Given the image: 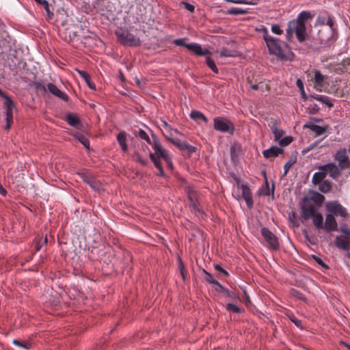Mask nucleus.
Here are the masks:
<instances>
[{"mask_svg":"<svg viewBox=\"0 0 350 350\" xmlns=\"http://www.w3.org/2000/svg\"><path fill=\"white\" fill-rule=\"evenodd\" d=\"M337 36V31L323 27L319 30L317 37L313 38L310 46L314 49L329 47L335 42Z\"/></svg>","mask_w":350,"mask_h":350,"instance_id":"1","label":"nucleus"},{"mask_svg":"<svg viewBox=\"0 0 350 350\" xmlns=\"http://www.w3.org/2000/svg\"><path fill=\"white\" fill-rule=\"evenodd\" d=\"M313 15L309 11L301 12L296 19L291 20V23L295 24V34L297 39L299 42L306 40V23L308 19L312 18Z\"/></svg>","mask_w":350,"mask_h":350,"instance_id":"2","label":"nucleus"},{"mask_svg":"<svg viewBox=\"0 0 350 350\" xmlns=\"http://www.w3.org/2000/svg\"><path fill=\"white\" fill-rule=\"evenodd\" d=\"M263 39L266 42L270 54L275 55L282 60L287 59L286 55L282 52L280 39L273 38L269 35L266 29H265Z\"/></svg>","mask_w":350,"mask_h":350,"instance_id":"3","label":"nucleus"},{"mask_svg":"<svg viewBox=\"0 0 350 350\" xmlns=\"http://www.w3.org/2000/svg\"><path fill=\"white\" fill-rule=\"evenodd\" d=\"M0 96L4 99L3 107L5 111L6 121L5 130L9 131L13 124V109L16 110V107L11 97L7 95L4 92L2 91V94H0Z\"/></svg>","mask_w":350,"mask_h":350,"instance_id":"4","label":"nucleus"},{"mask_svg":"<svg viewBox=\"0 0 350 350\" xmlns=\"http://www.w3.org/2000/svg\"><path fill=\"white\" fill-rule=\"evenodd\" d=\"M116 35L118 41L121 45L128 46H139L142 42L139 38H137L127 29H121L116 31Z\"/></svg>","mask_w":350,"mask_h":350,"instance_id":"5","label":"nucleus"},{"mask_svg":"<svg viewBox=\"0 0 350 350\" xmlns=\"http://www.w3.org/2000/svg\"><path fill=\"white\" fill-rule=\"evenodd\" d=\"M186 38H178L173 41V43L176 46H184L187 48L190 52L196 56H204L211 55V52L207 49H202V46L198 43H186Z\"/></svg>","mask_w":350,"mask_h":350,"instance_id":"6","label":"nucleus"},{"mask_svg":"<svg viewBox=\"0 0 350 350\" xmlns=\"http://www.w3.org/2000/svg\"><path fill=\"white\" fill-rule=\"evenodd\" d=\"M213 126L216 131L228 133L230 135L234 134L235 129L234 123L225 117H215L213 119Z\"/></svg>","mask_w":350,"mask_h":350,"instance_id":"7","label":"nucleus"},{"mask_svg":"<svg viewBox=\"0 0 350 350\" xmlns=\"http://www.w3.org/2000/svg\"><path fill=\"white\" fill-rule=\"evenodd\" d=\"M165 139L176 146L180 151L185 152L188 157H190L191 154L196 152L197 148L193 146L187 142H181L178 139H175L171 137L165 135Z\"/></svg>","mask_w":350,"mask_h":350,"instance_id":"8","label":"nucleus"},{"mask_svg":"<svg viewBox=\"0 0 350 350\" xmlns=\"http://www.w3.org/2000/svg\"><path fill=\"white\" fill-rule=\"evenodd\" d=\"M326 210L334 216H340L346 218L349 214L347 209L343 207L338 201H329L326 203Z\"/></svg>","mask_w":350,"mask_h":350,"instance_id":"9","label":"nucleus"},{"mask_svg":"<svg viewBox=\"0 0 350 350\" xmlns=\"http://www.w3.org/2000/svg\"><path fill=\"white\" fill-rule=\"evenodd\" d=\"M261 234L269 245V249L277 251L280 249L278 237L267 228H261Z\"/></svg>","mask_w":350,"mask_h":350,"instance_id":"10","label":"nucleus"},{"mask_svg":"<svg viewBox=\"0 0 350 350\" xmlns=\"http://www.w3.org/2000/svg\"><path fill=\"white\" fill-rule=\"evenodd\" d=\"M299 207L301 209V217L304 220H308L318 211L314 204L309 202L303 200V198L299 202Z\"/></svg>","mask_w":350,"mask_h":350,"instance_id":"11","label":"nucleus"},{"mask_svg":"<svg viewBox=\"0 0 350 350\" xmlns=\"http://www.w3.org/2000/svg\"><path fill=\"white\" fill-rule=\"evenodd\" d=\"M185 190L187 195V198L190 202L189 206L192 208V211L195 213L198 212L204 213V212L199 208V202L196 191L190 186L186 187Z\"/></svg>","mask_w":350,"mask_h":350,"instance_id":"12","label":"nucleus"},{"mask_svg":"<svg viewBox=\"0 0 350 350\" xmlns=\"http://www.w3.org/2000/svg\"><path fill=\"white\" fill-rule=\"evenodd\" d=\"M152 148L154 150V153L159 158H162L163 160L166 159L170 157L169 153L167 150H165L161 145L159 137L152 133Z\"/></svg>","mask_w":350,"mask_h":350,"instance_id":"13","label":"nucleus"},{"mask_svg":"<svg viewBox=\"0 0 350 350\" xmlns=\"http://www.w3.org/2000/svg\"><path fill=\"white\" fill-rule=\"evenodd\" d=\"M335 159L338 161L339 167L342 170L350 168V159L347 155L345 148H341L336 152Z\"/></svg>","mask_w":350,"mask_h":350,"instance_id":"14","label":"nucleus"},{"mask_svg":"<svg viewBox=\"0 0 350 350\" xmlns=\"http://www.w3.org/2000/svg\"><path fill=\"white\" fill-rule=\"evenodd\" d=\"M242 190L241 197L245 200L247 206L252 208L254 206V201L252 198V193L247 184H241L240 186ZM241 198V196H239Z\"/></svg>","mask_w":350,"mask_h":350,"instance_id":"15","label":"nucleus"},{"mask_svg":"<svg viewBox=\"0 0 350 350\" xmlns=\"http://www.w3.org/2000/svg\"><path fill=\"white\" fill-rule=\"evenodd\" d=\"M280 124V121L277 119L271 118V123L269 124V126L271 128V132L274 135V140L279 141L284 135L285 131L282 129H279L278 126Z\"/></svg>","mask_w":350,"mask_h":350,"instance_id":"16","label":"nucleus"},{"mask_svg":"<svg viewBox=\"0 0 350 350\" xmlns=\"http://www.w3.org/2000/svg\"><path fill=\"white\" fill-rule=\"evenodd\" d=\"M65 121L71 126L81 129L83 124L79 116L73 113H68L64 118Z\"/></svg>","mask_w":350,"mask_h":350,"instance_id":"17","label":"nucleus"},{"mask_svg":"<svg viewBox=\"0 0 350 350\" xmlns=\"http://www.w3.org/2000/svg\"><path fill=\"white\" fill-rule=\"evenodd\" d=\"M46 90H48L51 94L64 101L68 102L69 100V96L65 92L61 91L57 85L53 83H49L47 84Z\"/></svg>","mask_w":350,"mask_h":350,"instance_id":"18","label":"nucleus"},{"mask_svg":"<svg viewBox=\"0 0 350 350\" xmlns=\"http://www.w3.org/2000/svg\"><path fill=\"white\" fill-rule=\"evenodd\" d=\"M323 228L327 232H331L338 230V224L335 219V216L330 213L326 215L325 225L323 226Z\"/></svg>","mask_w":350,"mask_h":350,"instance_id":"19","label":"nucleus"},{"mask_svg":"<svg viewBox=\"0 0 350 350\" xmlns=\"http://www.w3.org/2000/svg\"><path fill=\"white\" fill-rule=\"evenodd\" d=\"M304 129H309L315 133L316 136H320L326 133L329 129V125L323 126L314 124L312 122H307L304 125Z\"/></svg>","mask_w":350,"mask_h":350,"instance_id":"20","label":"nucleus"},{"mask_svg":"<svg viewBox=\"0 0 350 350\" xmlns=\"http://www.w3.org/2000/svg\"><path fill=\"white\" fill-rule=\"evenodd\" d=\"M312 196L311 197H308L307 196H305L303 197V200L305 201V202H309L310 201H313L317 206H321L322 204L323 203L324 200H325V196L319 193L318 191H312Z\"/></svg>","mask_w":350,"mask_h":350,"instance_id":"21","label":"nucleus"},{"mask_svg":"<svg viewBox=\"0 0 350 350\" xmlns=\"http://www.w3.org/2000/svg\"><path fill=\"white\" fill-rule=\"evenodd\" d=\"M284 152V149L276 146H272L269 148L262 151V154L266 159L277 157Z\"/></svg>","mask_w":350,"mask_h":350,"instance_id":"22","label":"nucleus"},{"mask_svg":"<svg viewBox=\"0 0 350 350\" xmlns=\"http://www.w3.org/2000/svg\"><path fill=\"white\" fill-rule=\"evenodd\" d=\"M12 343L14 345H16L18 347L23 348L26 350H30L36 345L34 340L31 338H29L26 340H21L18 339H14L12 341Z\"/></svg>","mask_w":350,"mask_h":350,"instance_id":"23","label":"nucleus"},{"mask_svg":"<svg viewBox=\"0 0 350 350\" xmlns=\"http://www.w3.org/2000/svg\"><path fill=\"white\" fill-rule=\"evenodd\" d=\"M274 191H275V182L273 181L272 182V187H271V190L270 191V189H269V183H265V185H262L259 189H258V195L261 196H270V195H272L273 196L274 195Z\"/></svg>","mask_w":350,"mask_h":350,"instance_id":"24","label":"nucleus"},{"mask_svg":"<svg viewBox=\"0 0 350 350\" xmlns=\"http://www.w3.org/2000/svg\"><path fill=\"white\" fill-rule=\"evenodd\" d=\"M241 145L239 142H234L230 148V158L232 161L238 159L241 152Z\"/></svg>","mask_w":350,"mask_h":350,"instance_id":"25","label":"nucleus"},{"mask_svg":"<svg viewBox=\"0 0 350 350\" xmlns=\"http://www.w3.org/2000/svg\"><path fill=\"white\" fill-rule=\"evenodd\" d=\"M71 135L77 139L81 144H82L85 149L90 151V143L89 139L83 134L75 131L71 133Z\"/></svg>","mask_w":350,"mask_h":350,"instance_id":"26","label":"nucleus"},{"mask_svg":"<svg viewBox=\"0 0 350 350\" xmlns=\"http://www.w3.org/2000/svg\"><path fill=\"white\" fill-rule=\"evenodd\" d=\"M80 77L85 81L87 85L92 90H96V85L91 80L90 75L85 70H76Z\"/></svg>","mask_w":350,"mask_h":350,"instance_id":"27","label":"nucleus"},{"mask_svg":"<svg viewBox=\"0 0 350 350\" xmlns=\"http://www.w3.org/2000/svg\"><path fill=\"white\" fill-rule=\"evenodd\" d=\"M335 245L343 250H348L350 245V239L347 237L342 238L341 236H337L335 239Z\"/></svg>","mask_w":350,"mask_h":350,"instance_id":"28","label":"nucleus"},{"mask_svg":"<svg viewBox=\"0 0 350 350\" xmlns=\"http://www.w3.org/2000/svg\"><path fill=\"white\" fill-rule=\"evenodd\" d=\"M117 141L118 144H120L122 150L124 152H127L128 150V146L126 144V133L124 131H120L117 135Z\"/></svg>","mask_w":350,"mask_h":350,"instance_id":"29","label":"nucleus"},{"mask_svg":"<svg viewBox=\"0 0 350 350\" xmlns=\"http://www.w3.org/2000/svg\"><path fill=\"white\" fill-rule=\"evenodd\" d=\"M340 170H342L340 167H338L335 163H329L328 174L332 178L337 179L341 175Z\"/></svg>","mask_w":350,"mask_h":350,"instance_id":"30","label":"nucleus"},{"mask_svg":"<svg viewBox=\"0 0 350 350\" xmlns=\"http://www.w3.org/2000/svg\"><path fill=\"white\" fill-rule=\"evenodd\" d=\"M310 97L313 99H315L322 103L325 104L329 108L334 107L333 103L326 96L314 94H310Z\"/></svg>","mask_w":350,"mask_h":350,"instance_id":"31","label":"nucleus"},{"mask_svg":"<svg viewBox=\"0 0 350 350\" xmlns=\"http://www.w3.org/2000/svg\"><path fill=\"white\" fill-rule=\"evenodd\" d=\"M311 218H312L313 224L317 228H323V217L321 213L317 211Z\"/></svg>","mask_w":350,"mask_h":350,"instance_id":"32","label":"nucleus"},{"mask_svg":"<svg viewBox=\"0 0 350 350\" xmlns=\"http://www.w3.org/2000/svg\"><path fill=\"white\" fill-rule=\"evenodd\" d=\"M34 1L38 4L42 5V8H44V10L46 12L47 19L51 20L53 17V12L52 11H51V10H50V6H49V2L46 0H34Z\"/></svg>","mask_w":350,"mask_h":350,"instance_id":"33","label":"nucleus"},{"mask_svg":"<svg viewBox=\"0 0 350 350\" xmlns=\"http://www.w3.org/2000/svg\"><path fill=\"white\" fill-rule=\"evenodd\" d=\"M290 295L293 297V298L301 300L304 303H308V299L307 297L299 290H297L294 288H292L289 291Z\"/></svg>","mask_w":350,"mask_h":350,"instance_id":"34","label":"nucleus"},{"mask_svg":"<svg viewBox=\"0 0 350 350\" xmlns=\"http://www.w3.org/2000/svg\"><path fill=\"white\" fill-rule=\"evenodd\" d=\"M190 118L194 120H202L205 123L208 122V118L201 111L196 110L191 111Z\"/></svg>","mask_w":350,"mask_h":350,"instance_id":"35","label":"nucleus"},{"mask_svg":"<svg viewBox=\"0 0 350 350\" xmlns=\"http://www.w3.org/2000/svg\"><path fill=\"white\" fill-rule=\"evenodd\" d=\"M319 185V190L322 193H327L331 191L332 183L328 180H325Z\"/></svg>","mask_w":350,"mask_h":350,"instance_id":"36","label":"nucleus"},{"mask_svg":"<svg viewBox=\"0 0 350 350\" xmlns=\"http://www.w3.org/2000/svg\"><path fill=\"white\" fill-rule=\"evenodd\" d=\"M77 174L86 184H88L91 179L94 176L85 169L83 170L81 172H77Z\"/></svg>","mask_w":350,"mask_h":350,"instance_id":"37","label":"nucleus"},{"mask_svg":"<svg viewBox=\"0 0 350 350\" xmlns=\"http://www.w3.org/2000/svg\"><path fill=\"white\" fill-rule=\"evenodd\" d=\"M33 243L35 245L36 251L38 252L41 250L43 245L47 243V237L46 236L44 237V240H42V237L38 236L33 240Z\"/></svg>","mask_w":350,"mask_h":350,"instance_id":"38","label":"nucleus"},{"mask_svg":"<svg viewBox=\"0 0 350 350\" xmlns=\"http://www.w3.org/2000/svg\"><path fill=\"white\" fill-rule=\"evenodd\" d=\"M288 221L293 228H298L300 226L297 213L294 211H291L288 213Z\"/></svg>","mask_w":350,"mask_h":350,"instance_id":"39","label":"nucleus"},{"mask_svg":"<svg viewBox=\"0 0 350 350\" xmlns=\"http://www.w3.org/2000/svg\"><path fill=\"white\" fill-rule=\"evenodd\" d=\"M226 309L228 312H231L236 314H240L244 312V309L239 307L233 303H228L226 306Z\"/></svg>","mask_w":350,"mask_h":350,"instance_id":"40","label":"nucleus"},{"mask_svg":"<svg viewBox=\"0 0 350 350\" xmlns=\"http://www.w3.org/2000/svg\"><path fill=\"white\" fill-rule=\"evenodd\" d=\"M94 4L97 8L98 12H100L102 14H107L109 12V10H107V6L104 4V0H95Z\"/></svg>","mask_w":350,"mask_h":350,"instance_id":"41","label":"nucleus"},{"mask_svg":"<svg viewBox=\"0 0 350 350\" xmlns=\"http://www.w3.org/2000/svg\"><path fill=\"white\" fill-rule=\"evenodd\" d=\"M249 13L248 9H242L239 8H232L231 9L226 11V14H247Z\"/></svg>","mask_w":350,"mask_h":350,"instance_id":"42","label":"nucleus"},{"mask_svg":"<svg viewBox=\"0 0 350 350\" xmlns=\"http://www.w3.org/2000/svg\"><path fill=\"white\" fill-rule=\"evenodd\" d=\"M92 189L99 191L101 189L102 183L94 176L88 184Z\"/></svg>","mask_w":350,"mask_h":350,"instance_id":"43","label":"nucleus"},{"mask_svg":"<svg viewBox=\"0 0 350 350\" xmlns=\"http://www.w3.org/2000/svg\"><path fill=\"white\" fill-rule=\"evenodd\" d=\"M323 172H315L314 174L313 175V177H312V183L314 185H319L321 182H323V180H325V178L326 177L325 176L323 175Z\"/></svg>","mask_w":350,"mask_h":350,"instance_id":"44","label":"nucleus"},{"mask_svg":"<svg viewBox=\"0 0 350 350\" xmlns=\"http://www.w3.org/2000/svg\"><path fill=\"white\" fill-rule=\"evenodd\" d=\"M135 134L136 136H138L142 139L145 140L148 144H152V140L151 141L150 138L149 137L148 135L145 131L139 129L138 132L135 131Z\"/></svg>","mask_w":350,"mask_h":350,"instance_id":"45","label":"nucleus"},{"mask_svg":"<svg viewBox=\"0 0 350 350\" xmlns=\"http://www.w3.org/2000/svg\"><path fill=\"white\" fill-rule=\"evenodd\" d=\"M178 268L180 270V273L182 277V279L184 282L186 280L187 277V270L180 256L178 257Z\"/></svg>","mask_w":350,"mask_h":350,"instance_id":"46","label":"nucleus"},{"mask_svg":"<svg viewBox=\"0 0 350 350\" xmlns=\"http://www.w3.org/2000/svg\"><path fill=\"white\" fill-rule=\"evenodd\" d=\"M296 161H297L296 156L291 157V159L284 164V172L283 174V176H286L288 174L290 168L296 163Z\"/></svg>","mask_w":350,"mask_h":350,"instance_id":"47","label":"nucleus"},{"mask_svg":"<svg viewBox=\"0 0 350 350\" xmlns=\"http://www.w3.org/2000/svg\"><path fill=\"white\" fill-rule=\"evenodd\" d=\"M133 158L136 162L139 163L142 166H146L148 164V160L147 159L142 158L138 152H134Z\"/></svg>","mask_w":350,"mask_h":350,"instance_id":"48","label":"nucleus"},{"mask_svg":"<svg viewBox=\"0 0 350 350\" xmlns=\"http://www.w3.org/2000/svg\"><path fill=\"white\" fill-rule=\"evenodd\" d=\"M206 64L207 66L215 74L219 73V69L217 68L215 62L209 57L206 58Z\"/></svg>","mask_w":350,"mask_h":350,"instance_id":"49","label":"nucleus"},{"mask_svg":"<svg viewBox=\"0 0 350 350\" xmlns=\"http://www.w3.org/2000/svg\"><path fill=\"white\" fill-rule=\"evenodd\" d=\"M202 272L205 275L204 280L208 284H212L214 285L215 283L217 282V280L213 278V275L206 271L204 269H202Z\"/></svg>","mask_w":350,"mask_h":350,"instance_id":"50","label":"nucleus"},{"mask_svg":"<svg viewBox=\"0 0 350 350\" xmlns=\"http://www.w3.org/2000/svg\"><path fill=\"white\" fill-rule=\"evenodd\" d=\"M237 51H232L227 48H223L221 51H220V56L221 57H235L236 56Z\"/></svg>","mask_w":350,"mask_h":350,"instance_id":"51","label":"nucleus"},{"mask_svg":"<svg viewBox=\"0 0 350 350\" xmlns=\"http://www.w3.org/2000/svg\"><path fill=\"white\" fill-rule=\"evenodd\" d=\"M293 141V137L292 136H286L283 138H281L279 140V144L282 147H285L288 146Z\"/></svg>","mask_w":350,"mask_h":350,"instance_id":"52","label":"nucleus"},{"mask_svg":"<svg viewBox=\"0 0 350 350\" xmlns=\"http://www.w3.org/2000/svg\"><path fill=\"white\" fill-rule=\"evenodd\" d=\"M314 81L317 84L321 85L324 81V76L322 75L321 71L316 70L314 73Z\"/></svg>","mask_w":350,"mask_h":350,"instance_id":"53","label":"nucleus"},{"mask_svg":"<svg viewBox=\"0 0 350 350\" xmlns=\"http://www.w3.org/2000/svg\"><path fill=\"white\" fill-rule=\"evenodd\" d=\"M154 165L155 167L159 170V173L157 174V176L164 177V178L167 177L166 174L164 172L161 160L155 162V163Z\"/></svg>","mask_w":350,"mask_h":350,"instance_id":"54","label":"nucleus"},{"mask_svg":"<svg viewBox=\"0 0 350 350\" xmlns=\"http://www.w3.org/2000/svg\"><path fill=\"white\" fill-rule=\"evenodd\" d=\"M288 318L297 327L301 329H304L301 320L299 319L293 314L289 315Z\"/></svg>","mask_w":350,"mask_h":350,"instance_id":"55","label":"nucleus"},{"mask_svg":"<svg viewBox=\"0 0 350 350\" xmlns=\"http://www.w3.org/2000/svg\"><path fill=\"white\" fill-rule=\"evenodd\" d=\"M29 85L35 87L36 90H42L44 92H46V88L45 85L40 81H32L29 83Z\"/></svg>","mask_w":350,"mask_h":350,"instance_id":"56","label":"nucleus"},{"mask_svg":"<svg viewBox=\"0 0 350 350\" xmlns=\"http://www.w3.org/2000/svg\"><path fill=\"white\" fill-rule=\"evenodd\" d=\"M214 268L217 271H218L219 273L222 274L225 277H228L230 275L229 273L226 269H224L219 264H215Z\"/></svg>","mask_w":350,"mask_h":350,"instance_id":"57","label":"nucleus"},{"mask_svg":"<svg viewBox=\"0 0 350 350\" xmlns=\"http://www.w3.org/2000/svg\"><path fill=\"white\" fill-rule=\"evenodd\" d=\"M312 258L314 260V261L318 264L320 266H321L322 267L326 269H329V266L325 264L323 260L319 256H316V255H312Z\"/></svg>","mask_w":350,"mask_h":350,"instance_id":"58","label":"nucleus"},{"mask_svg":"<svg viewBox=\"0 0 350 350\" xmlns=\"http://www.w3.org/2000/svg\"><path fill=\"white\" fill-rule=\"evenodd\" d=\"M225 294L232 300L240 301L239 295L234 291L228 289Z\"/></svg>","mask_w":350,"mask_h":350,"instance_id":"59","label":"nucleus"},{"mask_svg":"<svg viewBox=\"0 0 350 350\" xmlns=\"http://www.w3.org/2000/svg\"><path fill=\"white\" fill-rule=\"evenodd\" d=\"M295 24H293V23H291V21H290L288 23V28L286 29V34H287V36H292L293 33V31L295 32Z\"/></svg>","mask_w":350,"mask_h":350,"instance_id":"60","label":"nucleus"},{"mask_svg":"<svg viewBox=\"0 0 350 350\" xmlns=\"http://www.w3.org/2000/svg\"><path fill=\"white\" fill-rule=\"evenodd\" d=\"M9 46V41L5 38H2V39H0V54L3 53V49L7 48Z\"/></svg>","mask_w":350,"mask_h":350,"instance_id":"61","label":"nucleus"},{"mask_svg":"<svg viewBox=\"0 0 350 350\" xmlns=\"http://www.w3.org/2000/svg\"><path fill=\"white\" fill-rule=\"evenodd\" d=\"M326 25H328V27H326V29H332V30L337 31V29L334 27V21L333 16H327Z\"/></svg>","mask_w":350,"mask_h":350,"instance_id":"62","label":"nucleus"},{"mask_svg":"<svg viewBox=\"0 0 350 350\" xmlns=\"http://www.w3.org/2000/svg\"><path fill=\"white\" fill-rule=\"evenodd\" d=\"M271 31L277 35H282L283 33V30L280 28V26L278 24L272 25L271 26Z\"/></svg>","mask_w":350,"mask_h":350,"instance_id":"63","label":"nucleus"},{"mask_svg":"<svg viewBox=\"0 0 350 350\" xmlns=\"http://www.w3.org/2000/svg\"><path fill=\"white\" fill-rule=\"evenodd\" d=\"M308 112L311 115L317 114L319 111V107L317 104L314 103L311 107L308 108Z\"/></svg>","mask_w":350,"mask_h":350,"instance_id":"64","label":"nucleus"}]
</instances>
